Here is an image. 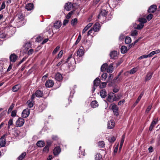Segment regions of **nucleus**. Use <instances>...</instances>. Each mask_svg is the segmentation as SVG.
<instances>
[{
	"instance_id": "obj_1",
	"label": "nucleus",
	"mask_w": 160,
	"mask_h": 160,
	"mask_svg": "<svg viewBox=\"0 0 160 160\" xmlns=\"http://www.w3.org/2000/svg\"><path fill=\"white\" fill-rule=\"evenodd\" d=\"M108 13V12L105 10H102L100 11L99 14L98 16V18L99 22L104 21L106 19V16Z\"/></svg>"
},
{
	"instance_id": "obj_2",
	"label": "nucleus",
	"mask_w": 160,
	"mask_h": 160,
	"mask_svg": "<svg viewBox=\"0 0 160 160\" xmlns=\"http://www.w3.org/2000/svg\"><path fill=\"white\" fill-rule=\"evenodd\" d=\"M16 18L17 23H18L20 25H23L25 24V22L24 20V16L22 13H18L16 16Z\"/></svg>"
},
{
	"instance_id": "obj_3",
	"label": "nucleus",
	"mask_w": 160,
	"mask_h": 160,
	"mask_svg": "<svg viewBox=\"0 0 160 160\" xmlns=\"http://www.w3.org/2000/svg\"><path fill=\"white\" fill-rule=\"evenodd\" d=\"M72 54L68 56L66 61L63 62L64 61L63 60H62L57 64V66H59L62 64V63H65L67 62L69 63L70 61V62L71 64H72V63L74 64V62H76V61L75 60V58H74L72 57Z\"/></svg>"
},
{
	"instance_id": "obj_4",
	"label": "nucleus",
	"mask_w": 160,
	"mask_h": 160,
	"mask_svg": "<svg viewBox=\"0 0 160 160\" xmlns=\"http://www.w3.org/2000/svg\"><path fill=\"white\" fill-rule=\"evenodd\" d=\"M24 123V119L22 118H19L16 122V127H21L23 125Z\"/></svg>"
},
{
	"instance_id": "obj_5",
	"label": "nucleus",
	"mask_w": 160,
	"mask_h": 160,
	"mask_svg": "<svg viewBox=\"0 0 160 160\" xmlns=\"http://www.w3.org/2000/svg\"><path fill=\"white\" fill-rule=\"evenodd\" d=\"M77 56L79 58L82 57L83 56L84 53V50L83 47H81L77 51Z\"/></svg>"
},
{
	"instance_id": "obj_6",
	"label": "nucleus",
	"mask_w": 160,
	"mask_h": 160,
	"mask_svg": "<svg viewBox=\"0 0 160 160\" xmlns=\"http://www.w3.org/2000/svg\"><path fill=\"white\" fill-rule=\"evenodd\" d=\"M101 27V25L99 23L96 22L92 28H93L94 32H97L99 31Z\"/></svg>"
},
{
	"instance_id": "obj_7",
	"label": "nucleus",
	"mask_w": 160,
	"mask_h": 160,
	"mask_svg": "<svg viewBox=\"0 0 160 160\" xmlns=\"http://www.w3.org/2000/svg\"><path fill=\"white\" fill-rule=\"evenodd\" d=\"M158 118H155L153 120L149 127V131H152V130L153 128L154 127L155 125L158 123Z\"/></svg>"
},
{
	"instance_id": "obj_8",
	"label": "nucleus",
	"mask_w": 160,
	"mask_h": 160,
	"mask_svg": "<svg viewBox=\"0 0 160 160\" xmlns=\"http://www.w3.org/2000/svg\"><path fill=\"white\" fill-rule=\"evenodd\" d=\"M30 114V110L29 109L27 108L24 110L22 112V116L23 118H27Z\"/></svg>"
},
{
	"instance_id": "obj_9",
	"label": "nucleus",
	"mask_w": 160,
	"mask_h": 160,
	"mask_svg": "<svg viewBox=\"0 0 160 160\" xmlns=\"http://www.w3.org/2000/svg\"><path fill=\"white\" fill-rule=\"evenodd\" d=\"M100 82V80L98 78H97L93 81V91H94L95 89L96 88V87L99 85Z\"/></svg>"
},
{
	"instance_id": "obj_10",
	"label": "nucleus",
	"mask_w": 160,
	"mask_h": 160,
	"mask_svg": "<svg viewBox=\"0 0 160 160\" xmlns=\"http://www.w3.org/2000/svg\"><path fill=\"white\" fill-rule=\"evenodd\" d=\"M61 152V149L59 146L55 147L53 150V154L55 156L58 155Z\"/></svg>"
},
{
	"instance_id": "obj_11",
	"label": "nucleus",
	"mask_w": 160,
	"mask_h": 160,
	"mask_svg": "<svg viewBox=\"0 0 160 160\" xmlns=\"http://www.w3.org/2000/svg\"><path fill=\"white\" fill-rule=\"evenodd\" d=\"M18 58V56L14 53L11 54L9 57L10 62H15Z\"/></svg>"
},
{
	"instance_id": "obj_12",
	"label": "nucleus",
	"mask_w": 160,
	"mask_h": 160,
	"mask_svg": "<svg viewBox=\"0 0 160 160\" xmlns=\"http://www.w3.org/2000/svg\"><path fill=\"white\" fill-rule=\"evenodd\" d=\"M73 5L71 2H68L66 3L64 8L67 11H69L73 8Z\"/></svg>"
},
{
	"instance_id": "obj_13",
	"label": "nucleus",
	"mask_w": 160,
	"mask_h": 160,
	"mask_svg": "<svg viewBox=\"0 0 160 160\" xmlns=\"http://www.w3.org/2000/svg\"><path fill=\"white\" fill-rule=\"evenodd\" d=\"M54 85V82L52 80H48L45 83V85L47 88L52 87Z\"/></svg>"
},
{
	"instance_id": "obj_14",
	"label": "nucleus",
	"mask_w": 160,
	"mask_h": 160,
	"mask_svg": "<svg viewBox=\"0 0 160 160\" xmlns=\"http://www.w3.org/2000/svg\"><path fill=\"white\" fill-rule=\"evenodd\" d=\"M157 6L155 5H152L148 10V12L150 13H153L156 10Z\"/></svg>"
},
{
	"instance_id": "obj_15",
	"label": "nucleus",
	"mask_w": 160,
	"mask_h": 160,
	"mask_svg": "<svg viewBox=\"0 0 160 160\" xmlns=\"http://www.w3.org/2000/svg\"><path fill=\"white\" fill-rule=\"evenodd\" d=\"M113 95H114V93L112 92H110L108 94L107 100L108 102H113Z\"/></svg>"
},
{
	"instance_id": "obj_16",
	"label": "nucleus",
	"mask_w": 160,
	"mask_h": 160,
	"mask_svg": "<svg viewBox=\"0 0 160 160\" xmlns=\"http://www.w3.org/2000/svg\"><path fill=\"white\" fill-rule=\"evenodd\" d=\"M0 139L1 141L0 142V145L2 147H4L6 144V139L5 135H3L2 136Z\"/></svg>"
},
{
	"instance_id": "obj_17",
	"label": "nucleus",
	"mask_w": 160,
	"mask_h": 160,
	"mask_svg": "<svg viewBox=\"0 0 160 160\" xmlns=\"http://www.w3.org/2000/svg\"><path fill=\"white\" fill-rule=\"evenodd\" d=\"M61 25L62 23L61 22L57 21L54 23L52 27L55 29H58L61 27Z\"/></svg>"
},
{
	"instance_id": "obj_18",
	"label": "nucleus",
	"mask_w": 160,
	"mask_h": 160,
	"mask_svg": "<svg viewBox=\"0 0 160 160\" xmlns=\"http://www.w3.org/2000/svg\"><path fill=\"white\" fill-rule=\"evenodd\" d=\"M83 43L85 45V47L87 49H88L91 46L92 43V40H87L86 42H83Z\"/></svg>"
},
{
	"instance_id": "obj_19",
	"label": "nucleus",
	"mask_w": 160,
	"mask_h": 160,
	"mask_svg": "<svg viewBox=\"0 0 160 160\" xmlns=\"http://www.w3.org/2000/svg\"><path fill=\"white\" fill-rule=\"evenodd\" d=\"M115 125V123L113 121L111 120L108 122L107 128L108 129L113 128Z\"/></svg>"
},
{
	"instance_id": "obj_20",
	"label": "nucleus",
	"mask_w": 160,
	"mask_h": 160,
	"mask_svg": "<svg viewBox=\"0 0 160 160\" xmlns=\"http://www.w3.org/2000/svg\"><path fill=\"white\" fill-rule=\"evenodd\" d=\"M153 74V73L151 72H148L145 78V82H147L151 78L152 75Z\"/></svg>"
},
{
	"instance_id": "obj_21",
	"label": "nucleus",
	"mask_w": 160,
	"mask_h": 160,
	"mask_svg": "<svg viewBox=\"0 0 160 160\" xmlns=\"http://www.w3.org/2000/svg\"><path fill=\"white\" fill-rule=\"evenodd\" d=\"M113 64L112 63H111L108 66V67H107L106 71L108 73H110L113 72Z\"/></svg>"
},
{
	"instance_id": "obj_22",
	"label": "nucleus",
	"mask_w": 160,
	"mask_h": 160,
	"mask_svg": "<svg viewBox=\"0 0 160 160\" xmlns=\"http://www.w3.org/2000/svg\"><path fill=\"white\" fill-rule=\"evenodd\" d=\"M21 87L20 85L18 84L14 86L12 88V90L13 92H17Z\"/></svg>"
},
{
	"instance_id": "obj_23",
	"label": "nucleus",
	"mask_w": 160,
	"mask_h": 160,
	"mask_svg": "<svg viewBox=\"0 0 160 160\" xmlns=\"http://www.w3.org/2000/svg\"><path fill=\"white\" fill-rule=\"evenodd\" d=\"M100 94L102 98H105L107 95V92L105 90H102L100 92Z\"/></svg>"
},
{
	"instance_id": "obj_24",
	"label": "nucleus",
	"mask_w": 160,
	"mask_h": 160,
	"mask_svg": "<svg viewBox=\"0 0 160 160\" xmlns=\"http://www.w3.org/2000/svg\"><path fill=\"white\" fill-rule=\"evenodd\" d=\"M55 79L58 81L61 80L62 79V75L59 73H57L55 76Z\"/></svg>"
},
{
	"instance_id": "obj_25",
	"label": "nucleus",
	"mask_w": 160,
	"mask_h": 160,
	"mask_svg": "<svg viewBox=\"0 0 160 160\" xmlns=\"http://www.w3.org/2000/svg\"><path fill=\"white\" fill-rule=\"evenodd\" d=\"M33 8V5L32 3H28L26 6V9L28 11L31 10Z\"/></svg>"
},
{
	"instance_id": "obj_26",
	"label": "nucleus",
	"mask_w": 160,
	"mask_h": 160,
	"mask_svg": "<svg viewBox=\"0 0 160 160\" xmlns=\"http://www.w3.org/2000/svg\"><path fill=\"white\" fill-rule=\"evenodd\" d=\"M92 25V23H90L87 25L82 31V33H84Z\"/></svg>"
},
{
	"instance_id": "obj_27",
	"label": "nucleus",
	"mask_w": 160,
	"mask_h": 160,
	"mask_svg": "<svg viewBox=\"0 0 160 160\" xmlns=\"http://www.w3.org/2000/svg\"><path fill=\"white\" fill-rule=\"evenodd\" d=\"M35 95L37 97H41L43 96V93L42 91L38 90L36 92Z\"/></svg>"
},
{
	"instance_id": "obj_28",
	"label": "nucleus",
	"mask_w": 160,
	"mask_h": 160,
	"mask_svg": "<svg viewBox=\"0 0 160 160\" xmlns=\"http://www.w3.org/2000/svg\"><path fill=\"white\" fill-rule=\"evenodd\" d=\"M37 145L39 147H42L45 145V143L43 141L40 140L37 143Z\"/></svg>"
},
{
	"instance_id": "obj_29",
	"label": "nucleus",
	"mask_w": 160,
	"mask_h": 160,
	"mask_svg": "<svg viewBox=\"0 0 160 160\" xmlns=\"http://www.w3.org/2000/svg\"><path fill=\"white\" fill-rule=\"evenodd\" d=\"M91 106L93 108L98 107V102L96 100L92 101L91 103Z\"/></svg>"
},
{
	"instance_id": "obj_30",
	"label": "nucleus",
	"mask_w": 160,
	"mask_h": 160,
	"mask_svg": "<svg viewBox=\"0 0 160 160\" xmlns=\"http://www.w3.org/2000/svg\"><path fill=\"white\" fill-rule=\"evenodd\" d=\"M117 55V52L116 51H112L110 53V57L112 58H114Z\"/></svg>"
},
{
	"instance_id": "obj_31",
	"label": "nucleus",
	"mask_w": 160,
	"mask_h": 160,
	"mask_svg": "<svg viewBox=\"0 0 160 160\" xmlns=\"http://www.w3.org/2000/svg\"><path fill=\"white\" fill-rule=\"evenodd\" d=\"M81 147L80 146L79 148V155L78 157L79 158H81L83 157V156L84 155V150H83L82 151H81Z\"/></svg>"
},
{
	"instance_id": "obj_32",
	"label": "nucleus",
	"mask_w": 160,
	"mask_h": 160,
	"mask_svg": "<svg viewBox=\"0 0 160 160\" xmlns=\"http://www.w3.org/2000/svg\"><path fill=\"white\" fill-rule=\"evenodd\" d=\"M108 67V64L106 63H104L101 67V71L102 72H104L107 69Z\"/></svg>"
},
{
	"instance_id": "obj_33",
	"label": "nucleus",
	"mask_w": 160,
	"mask_h": 160,
	"mask_svg": "<svg viewBox=\"0 0 160 160\" xmlns=\"http://www.w3.org/2000/svg\"><path fill=\"white\" fill-rule=\"evenodd\" d=\"M131 42V38L128 36L126 37L125 39V43L128 44L130 43Z\"/></svg>"
},
{
	"instance_id": "obj_34",
	"label": "nucleus",
	"mask_w": 160,
	"mask_h": 160,
	"mask_svg": "<svg viewBox=\"0 0 160 160\" xmlns=\"http://www.w3.org/2000/svg\"><path fill=\"white\" fill-rule=\"evenodd\" d=\"M127 50V48L125 46H122L121 48V51L122 53H125Z\"/></svg>"
},
{
	"instance_id": "obj_35",
	"label": "nucleus",
	"mask_w": 160,
	"mask_h": 160,
	"mask_svg": "<svg viewBox=\"0 0 160 160\" xmlns=\"http://www.w3.org/2000/svg\"><path fill=\"white\" fill-rule=\"evenodd\" d=\"M116 138L114 136H111L108 138V140L110 142H113L115 141Z\"/></svg>"
},
{
	"instance_id": "obj_36",
	"label": "nucleus",
	"mask_w": 160,
	"mask_h": 160,
	"mask_svg": "<svg viewBox=\"0 0 160 160\" xmlns=\"http://www.w3.org/2000/svg\"><path fill=\"white\" fill-rule=\"evenodd\" d=\"M138 70V68H134L130 70L129 73L130 74H133L136 72Z\"/></svg>"
},
{
	"instance_id": "obj_37",
	"label": "nucleus",
	"mask_w": 160,
	"mask_h": 160,
	"mask_svg": "<svg viewBox=\"0 0 160 160\" xmlns=\"http://www.w3.org/2000/svg\"><path fill=\"white\" fill-rule=\"evenodd\" d=\"M7 61V59L5 58H2L0 59V66L2 67L4 63L6 62Z\"/></svg>"
},
{
	"instance_id": "obj_38",
	"label": "nucleus",
	"mask_w": 160,
	"mask_h": 160,
	"mask_svg": "<svg viewBox=\"0 0 160 160\" xmlns=\"http://www.w3.org/2000/svg\"><path fill=\"white\" fill-rule=\"evenodd\" d=\"M26 155L25 152H24L22 153V154L18 158V159L19 160H22L25 157Z\"/></svg>"
},
{
	"instance_id": "obj_39",
	"label": "nucleus",
	"mask_w": 160,
	"mask_h": 160,
	"mask_svg": "<svg viewBox=\"0 0 160 160\" xmlns=\"http://www.w3.org/2000/svg\"><path fill=\"white\" fill-rule=\"evenodd\" d=\"M138 21L140 23H143V24L147 22V20L145 18H139L138 19Z\"/></svg>"
},
{
	"instance_id": "obj_40",
	"label": "nucleus",
	"mask_w": 160,
	"mask_h": 160,
	"mask_svg": "<svg viewBox=\"0 0 160 160\" xmlns=\"http://www.w3.org/2000/svg\"><path fill=\"white\" fill-rule=\"evenodd\" d=\"M77 19L76 18H75L72 19L71 21V25L73 26L76 25L77 23Z\"/></svg>"
},
{
	"instance_id": "obj_41",
	"label": "nucleus",
	"mask_w": 160,
	"mask_h": 160,
	"mask_svg": "<svg viewBox=\"0 0 160 160\" xmlns=\"http://www.w3.org/2000/svg\"><path fill=\"white\" fill-rule=\"evenodd\" d=\"M27 103L28 105V107L29 108H32L33 105V104L32 101L29 100L27 101Z\"/></svg>"
},
{
	"instance_id": "obj_42",
	"label": "nucleus",
	"mask_w": 160,
	"mask_h": 160,
	"mask_svg": "<svg viewBox=\"0 0 160 160\" xmlns=\"http://www.w3.org/2000/svg\"><path fill=\"white\" fill-rule=\"evenodd\" d=\"M31 46V44L30 42H28L27 43H26L25 45V48L26 49H29Z\"/></svg>"
},
{
	"instance_id": "obj_43",
	"label": "nucleus",
	"mask_w": 160,
	"mask_h": 160,
	"mask_svg": "<svg viewBox=\"0 0 160 160\" xmlns=\"http://www.w3.org/2000/svg\"><path fill=\"white\" fill-rule=\"evenodd\" d=\"M101 77V80L102 81H105L107 77V74L106 73H103L102 74Z\"/></svg>"
},
{
	"instance_id": "obj_44",
	"label": "nucleus",
	"mask_w": 160,
	"mask_h": 160,
	"mask_svg": "<svg viewBox=\"0 0 160 160\" xmlns=\"http://www.w3.org/2000/svg\"><path fill=\"white\" fill-rule=\"evenodd\" d=\"M98 146L100 148H103L105 145L104 142L103 141H100L98 142Z\"/></svg>"
},
{
	"instance_id": "obj_45",
	"label": "nucleus",
	"mask_w": 160,
	"mask_h": 160,
	"mask_svg": "<svg viewBox=\"0 0 160 160\" xmlns=\"http://www.w3.org/2000/svg\"><path fill=\"white\" fill-rule=\"evenodd\" d=\"M7 112V110L4 111L0 114V120L3 118Z\"/></svg>"
},
{
	"instance_id": "obj_46",
	"label": "nucleus",
	"mask_w": 160,
	"mask_h": 160,
	"mask_svg": "<svg viewBox=\"0 0 160 160\" xmlns=\"http://www.w3.org/2000/svg\"><path fill=\"white\" fill-rule=\"evenodd\" d=\"M106 82H102L100 85V88H105L107 85Z\"/></svg>"
},
{
	"instance_id": "obj_47",
	"label": "nucleus",
	"mask_w": 160,
	"mask_h": 160,
	"mask_svg": "<svg viewBox=\"0 0 160 160\" xmlns=\"http://www.w3.org/2000/svg\"><path fill=\"white\" fill-rule=\"evenodd\" d=\"M102 158V155L99 153H97L96 155H95V158L96 160H100Z\"/></svg>"
},
{
	"instance_id": "obj_48",
	"label": "nucleus",
	"mask_w": 160,
	"mask_h": 160,
	"mask_svg": "<svg viewBox=\"0 0 160 160\" xmlns=\"http://www.w3.org/2000/svg\"><path fill=\"white\" fill-rule=\"evenodd\" d=\"M81 39V35L80 34H79V35L78 36V38L77 39L74 44L75 45H76L80 41Z\"/></svg>"
},
{
	"instance_id": "obj_49",
	"label": "nucleus",
	"mask_w": 160,
	"mask_h": 160,
	"mask_svg": "<svg viewBox=\"0 0 160 160\" xmlns=\"http://www.w3.org/2000/svg\"><path fill=\"white\" fill-rule=\"evenodd\" d=\"M93 32H94L93 28H91V29L88 31V32L87 35L88 36H89V35H92V34L94 33Z\"/></svg>"
},
{
	"instance_id": "obj_50",
	"label": "nucleus",
	"mask_w": 160,
	"mask_h": 160,
	"mask_svg": "<svg viewBox=\"0 0 160 160\" xmlns=\"http://www.w3.org/2000/svg\"><path fill=\"white\" fill-rule=\"evenodd\" d=\"M60 48V46H57L54 50L52 52V54H55L58 51V50Z\"/></svg>"
},
{
	"instance_id": "obj_51",
	"label": "nucleus",
	"mask_w": 160,
	"mask_h": 160,
	"mask_svg": "<svg viewBox=\"0 0 160 160\" xmlns=\"http://www.w3.org/2000/svg\"><path fill=\"white\" fill-rule=\"evenodd\" d=\"M138 35V31L136 30H134L132 31L131 35L132 36H136Z\"/></svg>"
},
{
	"instance_id": "obj_52",
	"label": "nucleus",
	"mask_w": 160,
	"mask_h": 160,
	"mask_svg": "<svg viewBox=\"0 0 160 160\" xmlns=\"http://www.w3.org/2000/svg\"><path fill=\"white\" fill-rule=\"evenodd\" d=\"M144 24L143 23H140L138 25L137 28L138 29H141L143 27Z\"/></svg>"
},
{
	"instance_id": "obj_53",
	"label": "nucleus",
	"mask_w": 160,
	"mask_h": 160,
	"mask_svg": "<svg viewBox=\"0 0 160 160\" xmlns=\"http://www.w3.org/2000/svg\"><path fill=\"white\" fill-rule=\"evenodd\" d=\"M42 39V38L40 36H38L36 39V41L37 42H40Z\"/></svg>"
},
{
	"instance_id": "obj_54",
	"label": "nucleus",
	"mask_w": 160,
	"mask_h": 160,
	"mask_svg": "<svg viewBox=\"0 0 160 160\" xmlns=\"http://www.w3.org/2000/svg\"><path fill=\"white\" fill-rule=\"evenodd\" d=\"M153 16L152 14H149L147 17L146 18L148 21L150 20L153 18Z\"/></svg>"
},
{
	"instance_id": "obj_55",
	"label": "nucleus",
	"mask_w": 160,
	"mask_h": 160,
	"mask_svg": "<svg viewBox=\"0 0 160 160\" xmlns=\"http://www.w3.org/2000/svg\"><path fill=\"white\" fill-rule=\"evenodd\" d=\"M13 124V121L12 119H10L9 120L8 122V128H10V126L12 125Z\"/></svg>"
},
{
	"instance_id": "obj_56",
	"label": "nucleus",
	"mask_w": 160,
	"mask_h": 160,
	"mask_svg": "<svg viewBox=\"0 0 160 160\" xmlns=\"http://www.w3.org/2000/svg\"><path fill=\"white\" fill-rule=\"evenodd\" d=\"M49 147L48 146H46L43 149V151L45 152H48L49 151Z\"/></svg>"
},
{
	"instance_id": "obj_57",
	"label": "nucleus",
	"mask_w": 160,
	"mask_h": 160,
	"mask_svg": "<svg viewBox=\"0 0 160 160\" xmlns=\"http://www.w3.org/2000/svg\"><path fill=\"white\" fill-rule=\"evenodd\" d=\"M152 107V105H150L149 106H148V107L147 108L145 112L146 113H148L149 111H150V110L151 109Z\"/></svg>"
},
{
	"instance_id": "obj_58",
	"label": "nucleus",
	"mask_w": 160,
	"mask_h": 160,
	"mask_svg": "<svg viewBox=\"0 0 160 160\" xmlns=\"http://www.w3.org/2000/svg\"><path fill=\"white\" fill-rule=\"evenodd\" d=\"M14 104H12L11 105V106L9 108L8 110V113H9V112H11V111L12 110V109H13V108L14 107Z\"/></svg>"
},
{
	"instance_id": "obj_59",
	"label": "nucleus",
	"mask_w": 160,
	"mask_h": 160,
	"mask_svg": "<svg viewBox=\"0 0 160 160\" xmlns=\"http://www.w3.org/2000/svg\"><path fill=\"white\" fill-rule=\"evenodd\" d=\"M112 110H115L118 108L117 106L114 104H113L112 105Z\"/></svg>"
},
{
	"instance_id": "obj_60",
	"label": "nucleus",
	"mask_w": 160,
	"mask_h": 160,
	"mask_svg": "<svg viewBox=\"0 0 160 160\" xmlns=\"http://www.w3.org/2000/svg\"><path fill=\"white\" fill-rule=\"evenodd\" d=\"M113 111L115 115L117 116L119 115L118 108L115 109V110H113Z\"/></svg>"
},
{
	"instance_id": "obj_61",
	"label": "nucleus",
	"mask_w": 160,
	"mask_h": 160,
	"mask_svg": "<svg viewBox=\"0 0 160 160\" xmlns=\"http://www.w3.org/2000/svg\"><path fill=\"white\" fill-rule=\"evenodd\" d=\"M5 2H3L2 3L1 8H0V11L4 9L5 8Z\"/></svg>"
},
{
	"instance_id": "obj_62",
	"label": "nucleus",
	"mask_w": 160,
	"mask_h": 160,
	"mask_svg": "<svg viewBox=\"0 0 160 160\" xmlns=\"http://www.w3.org/2000/svg\"><path fill=\"white\" fill-rule=\"evenodd\" d=\"M157 144L158 145L160 144V135L159 134L158 135L157 139Z\"/></svg>"
},
{
	"instance_id": "obj_63",
	"label": "nucleus",
	"mask_w": 160,
	"mask_h": 160,
	"mask_svg": "<svg viewBox=\"0 0 160 160\" xmlns=\"http://www.w3.org/2000/svg\"><path fill=\"white\" fill-rule=\"evenodd\" d=\"M148 57V55H144L139 57L138 58V59H141L144 58H147Z\"/></svg>"
},
{
	"instance_id": "obj_64",
	"label": "nucleus",
	"mask_w": 160,
	"mask_h": 160,
	"mask_svg": "<svg viewBox=\"0 0 160 160\" xmlns=\"http://www.w3.org/2000/svg\"><path fill=\"white\" fill-rule=\"evenodd\" d=\"M73 13V12L72 11H71L66 16V18H67V19H69V18L71 17V16L72 15V14Z\"/></svg>"
}]
</instances>
